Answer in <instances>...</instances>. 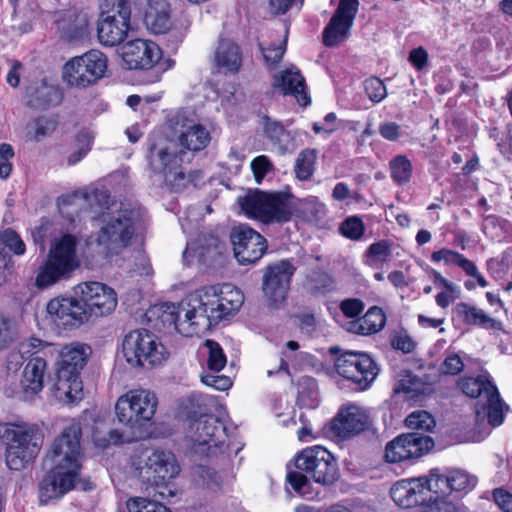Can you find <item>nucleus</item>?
<instances>
[{
    "mask_svg": "<svg viewBox=\"0 0 512 512\" xmlns=\"http://www.w3.org/2000/svg\"><path fill=\"white\" fill-rule=\"evenodd\" d=\"M186 312L192 314L197 334L203 333L221 320L233 315L244 302L240 290L225 285L204 287L187 296Z\"/></svg>",
    "mask_w": 512,
    "mask_h": 512,
    "instance_id": "f257e3e1",
    "label": "nucleus"
},
{
    "mask_svg": "<svg viewBox=\"0 0 512 512\" xmlns=\"http://www.w3.org/2000/svg\"><path fill=\"white\" fill-rule=\"evenodd\" d=\"M92 219L97 225L95 244L105 258H112L132 244L141 222V211L121 205L115 211H102Z\"/></svg>",
    "mask_w": 512,
    "mask_h": 512,
    "instance_id": "f03ea898",
    "label": "nucleus"
},
{
    "mask_svg": "<svg viewBox=\"0 0 512 512\" xmlns=\"http://www.w3.org/2000/svg\"><path fill=\"white\" fill-rule=\"evenodd\" d=\"M294 465L296 470L288 471L286 481L301 496L311 493V480L323 486H330L340 476L336 458L322 446L302 450L296 455Z\"/></svg>",
    "mask_w": 512,
    "mask_h": 512,
    "instance_id": "7ed1b4c3",
    "label": "nucleus"
},
{
    "mask_svg": "<svg viewBox=\"0 0 512 512\" xmlns=\"http://www.w3.org/2000/svg\"><path fill=\"white\" fill-rule=\"evenodd\" d=\"M182 155H185V152H177L175 147L166 143L149 144L147 161L153 185L180 191L186 188L188 183H194L202 178V172L198 170L185 174L181 166Z\"/></svg>",
    "mask_w": 512,
    "mask_h": 512,
    "instance_id": "20e7f679",
    "label": "nucleus"
},
{
    "mask_svg": "<svg viewBox=\"0 0 512 512\" xmlns=\"http://www.w3.org/2000/svg\"><path fill=\"white\" fill-rule=\"evenodd\" d=\"M0 439L5 444V461L10 470L21 471L37 458L43 434L36 424L1 423Z\"/></svg>",
    "mask_w": 512,
    "mask_h": 512,
    "instance_id": "39448f33",
    "label": "nucleus"
},
{
    "mask_svg": "<svg viewBox=\"0 0 512 512\" xmlns=\"http://www.w3.org/2000/svg\"><path fill=\"white\" fill-rule=\"evenodd\" d=\"M77 245L78 239L72 234H64L52 241L46 260L38 269L35 279L37 288L51 287L71 276L80 265L76 252Z\"/></svg>",
    "mask_w": 512,
    "mask_h": 512,
    "instance_id": "423d86ee",
    "label": "nucleus"
},
{
    "mask_svg": "<svg viewBox=\"0 0 512 512\" xmlns=\"http://www.w3.org/2000/svg\"><path fill=\"white\" fill-rule=\"evenodd\" d=\"M238 204L248 218L264 224L288 222L293 214L289 196L282 192L250 190Z\"/></svg>",
    "mask_w": 512,
    "mask_h": 512,
    "instance_id": "0eeeda50",
    "label": "nucleus"
},
{
    "mask_svg": "<svg viewBox=\"0 0 512 512\" xmlns=\"http://www.w3.org/2000/svg\"><path fill=\"white\" fill-rule=\"evenodd\" d=\"M122 352L131 366L143 368L160 365L168 357L158 337L146 329H135L127 333L122 341Z\"/></svg>",
    "mask_w": 512,
    "mask_h": 512,
    "instance_id": "6e6552de",
    "label": "nucleus"
},
{
    "mask_svg": "<svg viewBox=\"0 0 512 512\" xmlns=\"http://www.w3.org/2000/svg\"><path fill=\"white\" fill-rule=\"evenodd\" d=\"M97 24L99 42L104 46L122 43L130 29V0H103Z\"/></svg>",
    "mask_w": 512,
    "mask_h": 512,
    "instance_id": "1a4fd4ad",
    "label": "nucleus"
},
{
    "mask_svg": "<svg viewBox=\"0 0 512 512\" xmlns=\"http://www.w3.org/2000/svg\"><path fill=\"white\" fill-rule=\"evenodd\" d=\"M107 58L99 50L92 49L68 61L63 76L70 86L86 88L104 77Z\"/></svg>",
    "mask_w": 512,
    "mask_h": 512,
    "instance_id": "9d476101",
    "label": "nucleus"
},
{
    "mask_svg": "<svg viewBox=\"0 0 512 512\" xmlns=\"http://www.w3.org/2000/svg\"><path fill=\"white\" fill-rule=\"evenodd\" d=\"M82 427L77 421L64 428L62 433L53 441L47 458L51 460L53 466L61 465L66 470L79 473L82 467L83 458L81 440Z\"/></svg>",
    "mask_w": 512,
    "mask_h": 512,
    "instance_id": "9b49d317",
    "label": "nucleus"
},
{
    "mask_svg": "<svg viewBox=\"0 0 512 512\" xmlns=\"http://www.w3.org/2000/svg\"><path fill=\"white\" fill-rule=\"evenodd\" d=\"M295 271L296 267L290 260H280L266 267L262 292L269 308L278 309L284 304Z\"/></svg>",
    "mask_w": 512,
    "mask_h": 512,
    "instance_id": "f8f14e48",
    "label": "nucleus"
},
{
    "mask_svg": "<svg viewBox=\"0 0 512 512\" xmlns=\"http://www.w3.org/2000/svg\"><path fill=\"white\" fill-rule=\"evenodd\" d=\"M461 392L470 398L477 399L475 414L477 418H487L491 427H498L504 421V407L508 405L502 400L497 386H458Z\"/></svg>",
    "mask_w": 512,
    "mask_h": 512,
    "instance_id": "ddd939ff",
    "label": "nucleus"
},
{
    "mask_svg": "<svg viewBox=\"0 0 512 512\" xmlns=\"http://www.w3.org/2000/svg\"><path fill=\"white\" fill-rule=\"evenodd\" d=\"M230 241L234 256L240 265L256 263L262 258L268 247L266 239L245 224L232 228Z\"/></svg>",
    "mask_w": 512,
    "mask_h": 512,
    "instance_id": "4468645a",
    "label": "nucleus"
},
{
    "mask_svg": "<svg viewBox=\"0 0 512 512\" xmlns=\"http://www.w3.org/2000/svg\"><path fill=\"white\" fill-rule=\"evenodd\" d=\"M170 127L180 145L193 152L205 149L212 139L211 131L185 111L178 112L170 119Z\"/></svg>",
    "mask_w": 512,
    "mask_h": 512,
    "instance_id": "2eb2a0df",
    "label": "nucleus"
},
{
    "mask_svg": "<svg viewBox=\"0 0 512 512\" xmlns=\"http://www.w3.org/2000/svg\"><path fill=\"white\" fill-rule=\"evenodd\" d=\"M434 447L433 439L419 432L401 434L388 442L385 448V459L390 463L417 459Z\"/></svg>",
    "mask_w": 512,
    "mask_h": 512,
    "instance_id": "dca6fc26",
    "label": "nucleus"
},
{
    "mask_svg": "<svg viewBox=\"0 0 512 512\" xmlns=\"http://www.w3.org/2000/svg\"><path fill=\"white\" fill-rule=\"evenodd\" d=\"M74 292L82 297L89 319L110 314L117 305L115 291L100 282H84L74 288Z\"/></svg>",
    "mask_w": 512,
    "mask_h": 512,
    "instance_id": "f3484780",
    "label": "nucleus"
},
{
    "mask_svg": "<svg viewBox=\"0 0 512 512\" xmlns=\"http://www.w3.org/2000/svg\"><path fill=\"white\" fill-rule=\"evenodd\" d=\"M47 312L58 326L75 328L88 322L89 316L82 297H58L47 304Z\"/></svg>",
    "mask_w": 512,
    "mask_h": 512,
    "instance_id": "a211bd4d",
    "label": "nucleus"
},
{
    "mask_svg": "<svg viewBox=\"0 0 512 512\" xmlns=\"http://www.w3.org/2000/svg\"><path fill=\"white\" fill-rule=\"evenodd\" d=\"M136 470L140 477L158 486L175 478L180 472V467L172 452L156 450L144 460L143 464L139 462Z\"/></svg>",
    "mask_w": 512,
    "mask_h": 512,
    "instance_id": "6ab92c4d",
    "label": "nucleus"
},
{
    "mask_svg": "<svg viewBox=\"0 0 512 512\" xmlns=\"http://www.w3.org/2000/svg\"><path fill=\"white\" fill-rule=\"evenodd\" d=\"M187 417L194 429V440L200 445H208L210 449L224 443L227 437L226 426L219 418L203 411L201 407L199 410H189Z\"/></svg>",
    "mask_w": 512,
    "mask_h": 512,
    "instance_id": "aec40b11",
    "label": "nucleus"
},
{
    "mask_svg": "<svg viewBox=\"0 0 512 512\" xmlns=\"http://www.w3.org/2000/svg\"><path fill=\"white\" fill-rule=\"evenodd\" d=\"M370 417L366 410L355 405L342 406L329 423V431L341 439L359 435L369 429Z\"/></svg>",
    "mask_w": 512,
    "mask_h": 512,
    "instance_id": "412c9836",
    "label": "nucleus"
},
{
    "mask_svg": "<svg viewBox=\"0 0 512 512\" xmlns=\"http://www.w3.org/2000/svg\"><path fill=\"white\" fill-rule=\"evenodd\" d=\"M358 0H340L337 9L323 31V43L333 47L344 41L358 12Z\"/></svg>",
    "mask_w": 512,
    "mask_h": 512,
    "instance_id": "4be33fe9",
    "label": "nucleus"
},
{
    "mask_svg": "<svg viewBox=\"0 0 512 512\" xmlns=\"http://www.w3.org/2000/svg\"><path fill=\"white\" fill-rule=\"evenodd\" d=\"M78 477L79 473L66 470L61 465L53 466L39 484L40 502L46 504L51 500L61 498L74 488Z\"/></svg>",
    "mask_w": 512,
    "mask_h": 512,
    "instance_id": "5701e85b",
    "label": "nucleus"
},
{
    "mask_svg": "<svg viewBox=\"0 0 512 512\" xmlns=\"http://www.w3.org/2000/svg\"><path fill=\"white\" fill-rule=\"evenodd\" d=\"M121 55L128 69H150L161 59L162 51L152 41L135 39L122 46Z\"/></svg>",
    "mask_w": 512,
    "mask_h": 512,
    "instance_id": "b1692460",
    "label": "nucleus"
},
{
    "mask_svg": "<svg viewBox=\"0 0 512 512\" xmlns=\"http://www.w3.org/2000/svg\"><path fill=\"white\" fill-rule=\"evenodd\" d=\"M221 469L198 465L193 469L194 481L213 492H222L226 487H230L235 479L232 460L228 455L221 457Z\"/></svg>",
    "mask_w": 512,
    "mask_h": 512,
    "instance_id": "393cba45",
    "label": "nucleus"
},
{
    "mask_svg": "<svg viewBox=\"0 0 512 512\" xmlns=\"http://www.w3.org/2000/svg\"><path fill=\"white\" fill-rule=\"evenodd\" d=\"M89 347L86 345H66L60 353V361L57 368L59 382L77 384L80 381V373L87 362Z\"/></svg>",
    "mask_w": 512,
    "mask_h": 512,
    "instance_id": "a878e982",
    "label": "nucleus"
},
{
    "mask_svg": "<svg viewBox=\"0 0 512 512\" xmlns=\"http://www.w3.org/2000/svg\"><path fill=\"white\" fill-rule=\"evenodd\" d=\"M423 484L424 493L433 492L436 497L429 499V504L422 512H459V508L452 502L444 499V495L450 493L449 475H442L438 469L430 471L427 478H420Z\"/></svg>",
    "mask_w": 512,
    "mask_h": 512,
    "instance_id": "bb28decb",
    "label": "nucleus"
},
{
    "mask_svg": "<svg viewBox=\"0 0 512 512\" xmlns=\"http://www.w3.org/2000/svg\"><path fill=\"white\" fill-rule=\"evenodd\" d=\"M24 98L28 108L43 111L60 105L63 93L57 86L42 79L26 87Z\"/></svg>",
    "mask_w": 512,
    "mask_h": 512,
    "instance_id": "cd10ccee",
    "label": "nucleus"
},
{
    "mask_svg": "<svg viewBox=\"0 0 512 512\" xmlns=\"http://www.w3.org/2000/svg\"><path fill=\"white\" fill-rule=\"evenodd\" d=\"M188 304L187 297L178 305L166 303L159 308L161 313L158 315L160 322L168 328L173 327L177 332L186 337L198 335L192 314L186 312Z\"/></svg>",
    "mask_w": 512,
    "mask_h": 512,
    "instance_id": "c85d7f7f",
    "label": "nucleus"
},
{
    "mask_svg": "<svg viewBox=\"0 0 512 512\" xmlns=\"http://www.w3.org/2000/svg\"><path fill=\"white\" fill-rule=\"evenodd\" d=\"M390 495L395 504L401 508L415 507L426 500L420 478L396 482L390 489Z\"/></svg>",
    "mask_w": 512,
    "mask_h": 512,
    "instance_id": "c756f323",
    "label": "nucleus"
},
{
    "mask_svg": "<svg viewBox=\"0 0 512 512\" xmlns=\"http://www.w3.org/2000/svg\"><path fill=\"white\" fill-rule=\"evenodd\" d=\"M273 86L281 88L284 94L293 95L302 106L310 104V98L306 93L305 79L295 67L287 68L275 75Z\"/></svg>",
    "mask_w": 512,
    "mask_h": 512,
    "instance_id": "7c9ffc66",
    "label": "nucleus"
},
{
    "mask_svg": "<svg viewBox=\"0 0 512 512\" xmlns=\"http://www.w3.org/2000/svg\"><path fill=\"white\" fill-rule=\"evenodd\" d=\"M144 22L152 33H166L172 25L169 4L165 0H149Z\"/></svg>",
    "mask_w": 512,
    "mask_h": 512,
    "instance_id": "2f4dec72",
    "label": "nucleus"
},
{
    "mask_svg": "<svg viewBox=\"0 0 512 512\" xmlns=\"http://www.w3.org/2000/svg\"><path fill=\"white\" fill-rule=\"evenodd\" d=\"M214 60L216 66L223 73L235 74L242 65V53L235 42L229 39H223L217 46Z\"/></svg>",
    "mask_w": 512,
    "mask_h": 512,
    "instance_id": "473e14b6",
    "label": "nucleus"
},
{
    "mask_svg": "<svg viewBox=\"0 0 512 512\" xmlns=\"http://www.w3.org/2000/svg\"><path fill=\"white\" fill-rule=\"evenodd\" d=\"M219 244L220 241L218 237L212 234L201 233L195 240L187 243L184 258L191 256L205 263L208 259L219 253Z\"/></svg>",
    "mask_w": 512,
    "mask_h": 512,
    "instance_id": "72a5a7b5",
    "label": "nucleus"
},
{
    "mask_svg": "<svg viewBox=\"0 0 512 512\" xmlns=\"http://www.w3.org/2000/svg\"><path fill=\"white\" fill-rule=\"evenodd\" d=\"M128 394L132 407L136 411V421L150 420L157 407L155 394L145 389L133 390Z\"/></svg>",
    "mask_w": 512,
    "mask_h": 512,
    "instance_id": "f704fd0d",
    "label": "nucleus"
},
{
    "mask_svg": "<svg viewBox=\"0 0 512 512\" xmlns=\"http://www.w3.org/2000/svg\"><path fill=\"white\" fill-rule=\"evenodd\" d=\"M264 130L267 137L278 146L282 154L292 152L295 149L294 137L289 131L285 130L280 122L267 119Z\"/></svg>",
    "mask_w": 512,
    "mask_h": 512,
    "instance_id": "c9c22d12",
    "label": "nucleus"
},
{
    "mask_svg": "<svg viewBox=\"0 0 512 512\" xmlns=\"http://www.w3.org/2000/svg\"><path fill=\"white\" fill-rule=\"evenodd\" d=\"M435 393L433 386H397L394 395L409 406H422Z\"/></svg>",
    "mask_w": 512,
    "mask_h": 512,
    "instance_id": "e433bc0d",
    "label": "nucleus"
},
{
    "mask_svg": "<svg viewBox=\"0 0 512 512\" xmlns=\"http://www.w3.org/2000/svg\"><path fill=\"white\" fill-rule=\"evenodd\" d=\"M355 366V380L356 384H371L379 374V368L372 357L366 353L357 352Z\"/></svg>",
    "mask_w": 512,
    "mask_h": 512,
    "instance_id": "4c0bfd02",
    "label": "nucleus"
},
{
    "mask_svg": "<svg viewBox=\"0 0 512 512\" xmlns=\"http://www.w3.org/2000/svg\"><path fill=\"white\" fill-rule=\"evenodd\" d=\"M307 284L312 295L320 296L335 290V280L326 271L315 269L307 276Z\"/></svg>",
    "mask_w": 512,
    "mask_h": 512,
    "instance_id": "58836bf2",
    "label": "nucleus"
},
{
    "mask_svg": "<svg viewBox=\"0 0 512 512\" xmlns=\"http://www.w3.org/2000/svg\"><path fill=\"white\" fill-rule=\"evenodd\" d=\"M456 312L462 320L468 325L486 326L495 323V320L488 316L482 309L472 306L465 302L456 305Z\"/></svg>",
    "mask_w": 512,
    "mask_h": 512,
    "instance_id": "ea45409f",
    "label": "nucleus"
},
{
    "mask_svg": "<svg viewBox=\"0 0 512 512\" xmlns=\"http://www.w3.org/2000/svg\"><path fill=\"white\" fill-rule=\"evenodd\" d=\"M316 158L314 149H304L298 154L294 171L299 180H308L312 177Z\"/></svg>",
    "mask_w": 512,
    "mask_h": 512,
    "instance_id": "a19ab883",
    "label": "nucleus"
},
{
    "mask_svg": "<svg viewBox=\"0 0 512 512\" xmlns=\"http://www.w3.org/2000/svg\"><path fill=\"white\" fill-rule=\"evenodd\" d=\"M58 126V117L56 115H42L32 120L30 127L33 130L35 141H41L51 135Z\"/></svg>",
    "mask_w": 512,
    "mask_h": 512,
    "instance_id": "79ce46f5",
    "label": "nucleus"
},
{
    "mask_svg": "<svg viewBox=\"0 0 512 512\" xmlns=\"http://www.w3.org/2000/svg\"><path fill=\"white\" fill-rule=\"evenodd\" d=\"M391 178L398 184L407 183L412 176V163L404 155H398L390 161Z\"/></svg>",
    "mask_w": 512,
    "mask_h": 512,
    "instance_id": "37998d69",
    "label": "nucleus"
},
{
    "mask_svg": "<svg viewBox=\"0 0 512 512\" xmlns=\"http://www.w3.org/2000/svg\"><path fill=\"white\" fill-rule=\"evenodd\" d=\"M47 363L44 357L36 356L29 360L24 368L23 376L29 384H43Z\"/></svg>",
    "mask_w": 512,
    "mask_h": 512,
    "instance_id": "c03bdc74",
    "label": "nucleus"
},
{
    "mask_svg": "<svg viewBox=\"0 0 512 512\" xmlns=\"http://www.w3.org/2000/svg\"><path fill=\"white\" fill-rule=\"evenodd\" d=\"M51 395L61 403L75 405L84 398L83 386H52Z\"/></svg>",
    "mask_w": 512,
    "mask_h": 512,
    "instance_id": "a18cd8bd",
    "label": "nucleus"
},
{
    "mask_svg": "<svg viewBox=\"0 0 512 512\" xmlns=\"http://www.w3.org/2000/svg\"><path fill=\"white\" fill-rule=\"evenodd\" d=\"M405 425L413 430L431 432L436 426V421L427 411L417 410L406 417Z\"/></svg>",
    "mask_w": 512,
    "mask_h": 512,
    "instance_id": "49530a36",
    "label": "nucleus"
},
{
    "mask_svg": "<svg viewBox=\"0 0 512 512\" xmlns=\"http://www.w3.org/2000/svg\"><path fill=\"white\" fill-rule=\"evenodd\" d=\"M3 250H9L14 255H23L26 251V245L19 234L11 228H7L0 233V247Z\"/></svg>",
    "mask_w": 512,
    "mask_h": 512,
    "instance_id": "de8ad7c7",
    "label": "nucleus"
},
{
    "mask_svg": "<svg viewBox=\"0 0 512 512\" xmlns=\"http://www.w3.org/2000/svg\"><path fill=\"white\" fill-rule=\"evenodd\" d=\"M17 337L18 329L15 321L0 314V351L9 348Z\"/></svg>",
    "mask_w": 512,
    "mask_h": 512,
    "instance_id": "09e8293b",
    "label": "nucleus"
},
{
    "mask_svg": "<svg viewBox=\"0 0 512 512\" xmlns=\"http://www.w3.org/2000/svg\"><path fill=\"white\" fill-rule=\"evenodd\" d=\"M368 335L379 332L385 325L386 317L380 307L373 306L361 317Z\"/></svg>",
    "mask_w": 512,
    "mask_h": 512,
    "instance_id": "8fccbe9b",
    "label": "nucleus"
},
{
    "mask_svg": "<svg viewBox=\"0 0 512 512\" xmlns=\"http://www.w3.org/2000/svg\"><path fill=\"white\" fill-rule=\"evenodd\" d=\"M126 507L128 512H172L165 505L142 497L129 498Z\"/></svg>",
    "mask_w": 512,
    "mask_h": 512,
    "instance_id": "3c124183",
    "label": "nucleus"
},
{
    "mask_svg": "<svg viewBox=\"0 0 512 512\" xmlns=\"http://www.w3.org/2000/svg\"><path fill=\"white\" fill-rule=\"evenodd\" d=\"M357 352L346 351L335 358V368L339 375L347 380H355Z\"/></svg>",
    "mask_w": 512,
    "mask_h": 512,
    "instance_id": "603ef678",
    "label": "nucleus"
},
{
    "mask_svg": "<svg viewBox=\"0 0 512 512\" xmlns=\"http://www.w3.org/2000/svg\"><path fill=\"white\" fill-rule=\"evenodd\" d=\"M115 412L119 422L126 425H133L136 421V411L129 400V394L121 396L115 405Z\"/></svg>",
    "mask_w": 512,
    "mask_h": 512,
    "instance_id": "864d4df0",
    "label": "nucleus"
},
{
    "mask_svg": "<svg viewBox=\"0 0 512 512\" xmlns=\"http://www.w3.org/2000/svg\"><path fill=\"white\" fill-rule=\"evenodd\" d=\"M363 86L366 95L373 103H379L387 96L386 86L378 77L372 76L366 79Z\"/></svg>",
    "mask_w": 512,
    "mask_h": 512,
    "instance_id": "5fc2aeb1",
    "label": "nucleus"
},
{
    "mask_svg": "<svg viewBox=\"0 0 512 512\" xmlns=\"http://www.w3.org/2000/svg\"><path fill=\"white\" fill-rule=\"evenodd\" d=\"M364 223L357 216L348 217L340 226V231L348 239L360 240L364 234Z\"/></svg>",
    "mask_w": 512,
    "mask_h": 512,
    "instance_id": "6e6d98bb",
    "label": "nucleus"
},
{
    "mask_svg": "<svg viewBox=\"0 0 512 512\" xmlns=\"http://www.w3.org/2000/svg\"><path fill=\"white\" fill-rule=\"evenodd\" d=\"M366 255L374 263L387 262L391 256V243L388 240L375 242L368 247Z\"/></svg>",
    "mask_w": 512,
    "mask_h": 512,
    "instance_id": "4d7b16f0",
    "label": "nucleus"
},
{
    "mask_svg": "<svg viewBox=\"0 0 512 512\" xmlns=\"http://www.w3.org/2000/svg\"><path fill=\"white\" fill-rule=\"evenodd\" d=\"M205 346L209 350L208 367L215 372L220 371L226 363V357L220 345L213 340H206Z\"/></svg>",
    "mask_w": 512,
    "mask_h": 512,
    "instance_id": "13d9d810",
    "label": "nucleus"
},
{
    "mask_svg": "<svg viewBox=\"0 0 512 512\" xmlns=\"http://www.w3.org/2000/svg\"><path fill=\"white\" fill-rule=\"evenodd\" d=\"M450 487L452 491H463L472 488L476 484V479L468 475L467 472L455 469L449 472Z\"/></svg>",
    "mask_w": 512,
    "mask_h": 512,
    "instance_id": "bf43d9fd",
    "label": "nucleus"
},
{
    "mask_svg": "<svg viewBox=\"0 0 512 512\" xmlns=\"http://www.w3.org/2000/svg\"><path fill=\"white\" fill-rule=\"evenodd\" d=\"M320 397L317 386H302L298 392L297 405L301 408L314 409L319 405Z\"/></svg>",
    "mask_w": 512,
    "mask_h": 512,
    "instance_id": "052dcab7",
    "label": "nucleus"
},
{
    "mask_svg": "<svg viewBox=\"0 0 512 512\" xmlns=\"http://www.w3.org/2000/svg\"><path fill=\"white\" fill-rule=\"evenodd\" d=\"M51 344L43 341L36 337H30L20 342L19 344V354L21 358L31 356L36 357L38 353L44 350L47 347H50Z\"/></svg>",
    "mask_w": 512,
    "mask_h": 512,
    "instance_id": "680f3d73",
    "label": "nucleus"
},
{
    "mask_svg": "<svg viewBox=\"0 0 512 512\" xmlns=\"http://www.w3.org/2000/svg\"><path fill=\"white\" fill-rule=\"evenodd\" d=\"M259 48L263 54L264 60L269 64L278 63L286 50V40L284 39L278 45L271 44L265 47L262 43H259Z\"/></svg>",
    "mask_w": 512,
    "mask_h": 512,
    "instance_id": "e2e57ef3",
    "label": "nucleus"
},
{
    "mask_svg": "<svg viewBox=\"0 0 512 512\" xmlns=\"http://www.w3.org/2000/svg\"><path fill=\"white\" fill-rule=\"evenodd\" d=\"M19 390L14 394L12 386L5 388L4 393L9 397H17L21 401L31 402L35 396L41 392L43 386H17Z\"/></svg>",
    "mask_w": 512,
    "mask_h": 512,
    "instance_id": "0e129e2a",
    "label": "nucleus"
},
{
    "mask_svg": "<svg viewBox=\"0 0 512 512\" xmlns=\"http://www.w3.org/2000/svg\"><path fill=\"white\" fill-rule=\"evenodd\" d=\"M272 163L268 159V157L261 155L256 157L251 162V169L253 171L255 180L257 183H260L264 176L272 170Z\"/></svg>",
    "mask_w": 512,
    "mask_h": 512,
    "instance_id": "69168bd1",
    "label": "nucleus"
},
{
    "mask_svg": "<svg viewBox=\"0 0 512 512\" xmlns=\"http://www.w3.org/2000/svg\"><path fill=\"white\" fill-rule=\"evenodd\" d=\"M364 303L358 298H348L340 303L341 312L348 318L359 316L364 310Z\"/></svg>",
    "mask_w": 512,
    "mask_h": 512,
    "instance_id": "338daca9",
    "label": "nucleus"
},
{
    "mask_svg": "<svg viewBox=\"0 0 512 512\" xmlns=\"http://www.w3.org/2000/svg\"><path fill=\"white\" fill-rule=\"evenodd\" d=\"M495 503L503 512H512V494L497 488L493 492Z\"/></svg>",
    "mask_w": 512,
    "mask_h": 512,
    "instance_id": "774afa93",
    "label": "nucleus"
}]
</instances>
